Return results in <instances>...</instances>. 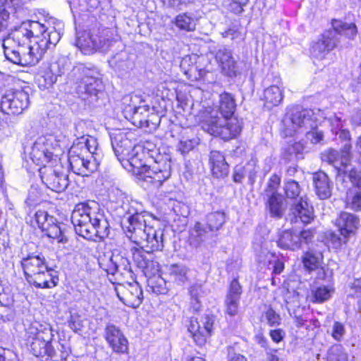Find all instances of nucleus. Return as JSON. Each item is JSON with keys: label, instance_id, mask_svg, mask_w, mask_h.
<instances>
[{"label": "nucleus", "instance_id": "obj_34", "mask_svg": "<svg viewBox=\"0 0 361 361\" xmlns=\"http://www.w3.org/2000/svg\"><path fill=\"white\" fill-rule=\"evenodd\" d=\"M323 252L316 248H309L302 256V264L305 269L309 271L316 270L321 266L323 261Z\"/></svg>", "mask_w": 361, "mask_h": 361}, {"label": "nucleus", "instance_id": "obj_47", "mask_svg": "<svg viewBox=\"0 0 361 361\" xmlns=\"http://www.w3.org/2000/svg\"><path fill=\"white\" fill-rule=\"evenodd\" d=\"M346 202L348 207L355 210L361 209V189L360 190H347Z\"/></svg>", "mask_w": 361, "mask_h": 361}, {"label": "nucleus", "instance_id": "obj_54", "mask_svg": "<svg viewBox=\"0 0 361 361\" xmlns=\"http://www.w3.org/2000/svg\"><path fill=\"white\" fill-rule=\"evenodd\" d=\"M35 221L38 225V227L44 230L50 224H53V221H56V219L53 216H50L46 211L39 210L35 213Z\"/></svg>", "mask_w": 361, "mask_h": 361}, {"label": "nucleus", "instance_id": "obj_61", "mask_svg": "<svg viewBox=\"0 0 361 361\" xmlns=\"http://www.w3.org/2000/svg\"><path fill=\"white\" fill-rule=\"evenodd\" d=\"M197 145V142L195 139L183 140L179 142L178 149L181 154H185L192 150Z\"/></svg>", "mask_w": 361, "mask_h": 361}, {"label": "nucleus", "instance_id": "obj_60", "mask_svg": "<svg viewBox=\"0 0 361 361\" xmlns=\"http://www.w3.org/2000/svg\"><path fill=\"white\" fill-rule=\"evenodd\" d=\"M305 131L306 133L307 139L310 140L312 143H320L323 140V132L317 128V125L316 127L312 128V130H307Z\"/></svg>", "mask_w": 361, "mask_h": 361}, {"label": "nucleus", "instance_id": "obj_30", "mask_svg": "<svg viewBox=\"0 0 361 361\" xmlns=\"http://www.w3.org/2000/svg\"><path fill=\"white\" fill-rule=\"evenodd\" d=\"M336 225L338 227L341 235L348 236L354 233L359 225V219L354 214L342 212L336 220Z\"/></svg>", "mask_w": 361, "mask_h": 361}, {"label": "nucleus", "instance_id": "obj_57", "mask_svg": "<svg viewBox=\"0 0 361 361\" xmlns=\"http://www.w3.org/2000/svg\"><path fill=\"white\" fill-rule=\"evenodd\" d=\"M213 175L217 178H224L228 174V164L225 160L211 166Z\"/></svg>", "mask_w": 361, "mask_h": 361}, {"label": "nucleus", "instance_id": "obj_53", "mask_svg": "<svg viewBox=\"0 0 361 361\" xmlns=\"http://www.w3.org/2000/svg\"><path fill=\"white\" fill-rule=\"evenodd\" d=\"M150 114L149 115L148 120L145 121L147 123V128L149 131L156 130L160 124L161 116L157 107L153 106L150 107Z\"/></svg>", "mask_w": 361, "mask_h": 361}, {"label": "nucleus", "instance_id": "obj_29", "mask_svg": "<svg viewBox=\"0 0 361 361\" xmlns=\"http://www.w3.org/2000/svg\"><path fill=\"white\" fill-rule=\"evenodd\" d=\"M24 0H0V32L6 29L11 15H14L21 8Z\"/></svg>", "mask_w": 361, "mask_h": 361}, {"label": "nucleus", "instance_id": "obj_59", "mask_svg": "<svg viewBox=\"0 0 361 361\" xmlns=\"http://www.w3.org/2000/svg\"><path fill=\"white\" fill-rule=\"evenodd\" d=\"M152 291L157 294L165 295L168 293L169 288L166 282L162 278H158L152 281Z\"/></svg>", "mask_w": 361, "mask_h": 361}, {"label": "nucleus", "instance_id": "obj_26", "mask_svg": "<svg viewBox=\"0 0 361 361\" xmlns=\"http://www.w3.org/2000/svg\"><path fill=\"white\" fill-rule=\"evenodd\" d=\"M21 264L27 281L42 270L46 271L47 267L45 258L42 255L34 254L23 257Z\"/></svg>", "mask_w": 361, "mask_h": 361}, {"label": "nucleus", "instance_id": "obj_41", "mask_svg": "<svg viewBox=\"0 0 361 361\" xmlns=\"http://www.w3.org/2000/svg\"><path fill=\"white\" fill-rule=\"evenodd\" d=\"M334 290L326 286H312L311 288V300L313 302L322 303L328 300Z\"/></svg>", "mask_w": 361, "mask_h": 361}, {"label": "nucleus", "instance_id": "obj_38", "mask_svg": "<svg viewBox=\"0 0 361 361\" xmlns=\"http://www.w3.org/2000/svg\"><path fill=\"white\" fill-rule=\"evenodd\" d=\"M117 252H106L100 255L98 258L99 265L107 274H116V262L115 258L117 257Z\"/></svg>", "mask_w": 361, "mask_h": 361}, {"label": "nucleus", "instance_id": "obj_24", "mask_svg": "<svg viewBox=\"0 0 361 361\" xmlns=\"http://www.w3.org/2000/svg\"><path fill=\"white\" fill-rule=\"evenodd\" d=\"M312 180L316 195L320 200H327L332 195L333 182L322 171L312 173Z\"/></svg>", "mask_w": 361, "mask_h": 361}, {"label": "nucleus", "instance_id": "obj_20", "mask_svg": "<svg viewBox=\"0 0 361 361\" xmlns=\"http://www.w3.org/2000/svg\"><path fill=\"white\" fill-rule=\"evenodd\" d=\"M39 172L42 182L52 191L61 192L69 184L68 176L61 171L51 167H44Z\"/></svg>", "mask_w": 361, "mask_h": 361}, {"label": "nucleus", "instance_id": "obj_35", "mask_svg": "<svg viewBox=\"0 0 361 361\" xmlns=\"http://www.w3.org/2000/svg\"><path fill=\"white\" fill-rule=\"evenodd\" d=\"M342 177L343 181L349 183L350 186L346 185L347 190H360L361 189V171L355 169L348 170L344 168L338 169V178Z\"/></svg>", "mask_w": 361, "mask_h": 361}, {"label": "nucleus", "instance_id": "obj_36", "mask_svg": "<svg viewBox=\"0 0 361 361\" xmlns=\"http://www.w3.org/2000/svg\"><path fill=\"white\" fill-rule=\"evenodd\" d=\"M78 142H73V146H76L78 149L79 147L85 149L90 154L91 158L94 157L99 159V149L97 140L92 136L82 135L80 137L77 138Z\"/></svg>", "mask_w": 361, "mask_h": 361}, {"label": "nucleus", "instance_id": "obj_13", "mask_svg": "<svg viewBox=\"0 0 361 361\" xmlns=\"http://www.w3.org/2000/svg\"><path fill=\"white\" fill-rule=\"evenodd\" d=\"M214 322L215 317L211 314L190 318L188 330L197 345L201 346L205 344L213 332Z\"/></svg>", "mask_w": 361, "mask_h": 361}, {"label": "nucleus", "instance_id": "obj_51", "mask_svg": "<svg viewBox=\"0 0 361 361\" xmlns=\"http://www.w3.org/2000/svg\"><path fill=\"white\" fill-rule=\"evenodd\" d=\"M281 183V177L274 173L272 174L267 182V187L264 190L263 197L269 196L271 195H279L278 188Z\"/></svg>", "mask_w": 361, "mask_h": 361}, {"label": "nucleus", "instance_id": "obj_49", "mask_svg": "<svg viewBox=\"0 0 361 361\" xmlns=\"http://www.w3.org/2000/svg\"><path fill=\"white\" fill-rule=\"evenodd\" d=\"M92 73L91 70L87 69L83 64L80 63L73 66L68 75L71 80H75L79 83L84 77L90 75Z\"/></svg>", "mask_w": 361, "mask_h": 361}, {"label": "nucleus", "instance_id": "obj_45", "mask_svg": "<svg viewBox=\"0 0 361 361\" xmlns=\"http://www.w3.org/2000/svg\"><path fill=\"white\" fill-rule=\"evenodd\" d=\"M45 234L50 238L57 239L59 243H66L68 238L63 235L62 230L57 223V221H53V224L47 226L44 230Z\"/></svg>", "mask_w": 361, "mask_h": 361}, {"label": "nucleus", "instance_id": "obj_15", "mask_svg": "<svg viewBox=\"0 0 361 361\" xmlns=\"http://www.w3.org/2000/svg\"><path fill=\"white\" fill-rule=\"evenodd\" d=\"M52 140L51 136L39 137L31 147H25V152L29 154L30 159L37 165L47 167L46 164L52 160L54 155L51 151Z\"/></svg>", "mask_w": 361, "mask_h": 361}, {"label": "nucleus", "instance_id": "obj_9", "mask_svg": "<svg viewBox=\"0 0 361 361\" xmlns=\"http://www.w3.org/2000/svg\"><path fill=\"white\" fill-rule=\"evenodd\" d=\"M106 30H85L78 33L75 45L86 55L92 54L97 51L106 52L111 46V41L106 34Z\"/></svg>", "mask_w": 361, "mask_h": 361}, {"label": "nucleus", "instance_id": "obj_7", "mask_svg": "<svg viewBox=\"0 0 361 361\" xmlns=\"http://www.w3.org/2000/svg\"><path fill=\"white\" fill-rule=\"evenodd\" d=\"M37 28H44V25L37 21L23 23L21 25L12 31L3 41L4 53L7 60L16 62L21 52L27 51L31 42V38L37 39L35 32Z\"/></svg>", "mask_w": 361, "mask_h": 361}, {"label": "nucleus", "instance_id": "obj_55", "mask_svg": "<svg viewBox=\"0 0 361 361\" xmlns=\"http://www.w3.org/2000/svg\"><path fill=\"white\" fill-rule=\"evenodd\" d=\"M71 66V63L69 59L66 58L59 59L54 64L51 65V68H54V72L56 73L58 77L61 76L69 71Z\"/></svg>", "mask_w": 361, "mask_h": 361}, {"label": "nucleus", "instance_id": "obj_46", "mask_svg": "<svg viewBox=\"0 0 361 361\" xmlns=\"http://www.w3.org/2000/svg\"><path fill=\"white\" fill-rule=\"evenodd\" d=\"M54 71V68L51 67L49 70L44 71L43 75L37 78L38 85L41 89H48L57 81L58 76Z\"/></svg>", "mask_w": 361, "mask_h": 361}, {"label": "nucleus", "instance_id": "obj_19", "mask_svg": "<svg viewBox=\"0 0 361 361\" xmlns=\"http://www.w3.org/2000/svg\"><path fill=\"white\" fill-rule=\"evenodd\" d=\"M215 59L223 75L233 78L241 74V64L234 59L231 50L228 48L220 47L216 51Z\"/></svg>", "mask_w": 361, "mask_h": 361}, {"label": "nucleus", "instance_id": "obj_33", "mask_svg": "<svg viewBox=\"0 0 361 361\" xmlns=\"http://www.w3.org/2000/svg\"><path fill=\"white\" fill-rule=\"evenodd\" d=\"M170 280L178 285L185 283L188 279V268L183 264H172L165 267Z\"/></svg>", "mask_w": 361, "mask_h": 361}, {"label": "nucleus", "instance_id": "obj_5", "mask_svg": "<svg viewBox=\"0 0 361 361\" xmlns=\"http://www.w3.org/2000/svg\"><path fill=\"white\" fill-rule=\"evenodd\" d=\"M53 337V331L49 325L34 322L25 327L23 340L33 355L42 361H47L56 355L51 345Z\"/></svg>", "mask_w": 361, "mask_h": 361}, {"label": "nucleus", "instance_id": "obj_8", "mask_svg": "<svg viewBox=\"0 0 361 361\" xmlns=\"http://www.w3.org/2000/svg\"><path fill=\"white\" fill-rule=\"evenodd\" d=\"M226 214L223 211L209 213L205 223L197 222L190 232L188 242L194 247L203 243L212 244L216 242L217 232L226 223Z\"/></svg>", "mask_w": 361, "mask_h": 361}, {"label": "nucleus", "instance_id": "obj_4", "mask_svg": "<svg viewBox=\"0 0 361 361\" xmlns=\"http://www.w3.org/2000/svg\"><path fill=\"white\" fill-rule=\"evenodd\" d=\"M142 155L147 159L148 164H142L140 158L133 157L130 159V164L138 169L144 181L156 188L161 187L171 176V160L158 153L155 146L149 142L143 145Z\"/></svg>", "mask_w": 361, "mask_h": 361}, {"label": "nucleus", "instance_id": "obj_43", "mask_svg": "<svg viewBox=\"0 0 361 361\" xmlns=\"http://www.w3.org/2000/svg\"><path fill=\"white\" fill-rule=\"evenodd\" d=\"M325 240L329 247L333 249H339L347 243L348 237L341 235L338 231L336 233L329 231L325 233Z\"/></svg>", "mask_w": 361, "mask_h": 361}, {"label": "nucleus", "instance_id": "obj_40", "mask_svg": "<svg viewBox=\"0 0 361 361\" xmlns=\"http://www.w3.org/2000/svg\"><path fill=\"white\" fill-rule=\"evenodd\" d=\"M76 146H73L69 151L68 161L72 171L80 175L85 173L87 171L82 167V164L84 161V156L77 153Z\"/></svg>", "mask_w": 361, "mask_h": 361}, {"label": "nucleus", "instance_id": "obj_27", "mask_svg": "<svg viewBox=\"0 0 361 361\" xmlns=\"http://www.w3.org/2000/svg\"><path fill=\"white\" fill-rule=\"evenodd\" d=\"M53 269L47 267L46 271L42 270L27 280V282L37 288H51L57 286L59 277Z\"/></svg>", "mask_w": 361, "mask_h": 361}, {"label": "nucleus", "instance_id": "obj_48", "mask_svg": "<svg viewBox=\"0 0 361 361\" xmlns=\"http://www.w3.org/2000/svg\"><path fill=\"white\" fill-rule=\"evenodd\" d=\"M37 30H39L43 35V38H42L41 40L47 42V48H49L50 45L55 47L59 42L61 38L60 33L57 32L54 27H52L51 30L49 32L47 30H45L44 27L43 29L37 28Z\"/></svg>", "mask_w": 361, "mask_h": 361}, {"label": "nucleus", "instance_id": "obj_21", "mask_svg": "<svg viewBox=\"0 0 361 361\" xmlns=\"http://www.w3.org/2000/svg\"><path fill=\"white\" fill-rule=\"evenodd\" d=\"M33 44H29L27 51L21 52L16 62H13L21 66L35 65L43 57L47 50V42L41 39H35Z\"/></svg>", "mask_w": 361, "mask_h": 361}, {"label": "nucleus", "instance_id": "obj_64", "mask_svg": "<svg viewBox=\"0 0 361 361\" xmlns=\"http://www.w3.org/2000/svg\"><path fill=\"white\" fill-rule=\"evenodd\" d=\"M267 323L270 326H276L280 324V316L272 309L269 308L265 313Z\"/></svg>", "mask_w": 361, "mask_h": 361}, {"label": "nucleus", "instance_id": "obj_58", "mask_svg": "<svg viewBox=\"0 0 361 361\" xmlns=\"http://www.w3.org/2000/svg\"><path fill=\"white\" fill-rule=\"evenodd\" d=\"M99 165V159L97 157H94V158H90L85 157H84V161L82 164V167L85 168L84 169H86L85 173L83 174H81L82 176H88L90 173H93L94 171H97V167Z\"/></svg>", "mask_w": 361, "mask_h": 361}, {"label": "nucleus", "instance_id": "obj_12", "mask_svg": "<svg viewBox=\"0 0 361 361\" xmlns=\"http://www.w3.org/2000/svg\"><path fill=\"white\" fill-rule=\"evenodd\" d=\"M104 86L102 79L92 74L84 77L76 87L79 98L90 106H94L104 96Z\"/></svg>", "mask_w": 361, "mask_h": 361}, {"label": "nucleus", "instance_id": "obj_6", "mask_svg": "<svg viewBox=\"0 0 361 361\" xmlns=\"http://www.w3.org/2000/svg\"><path fill=\"white\" fill-rule=\"evenodd\" d=\"M332 29L326 30L320 39L313 42L310 46V54L312 58L322 60L340 42V37L343 35L349 39H354L357 30L355 24L348 23L333 19Z\"/></svg>", "mask_w": 361, "mask_h": 361}, {"label": "nucleus", "instance_id": "obj_11", "mask_svg": "<svg viewBox=\"0 0 361 361\" xmlns=\"http://www.w3.org/2000/svg\"><path fill=\"white\" fill-rule=\"evenodd\" d=\"M110 137L113 150L119 161L126 159L130 163L131 157L140 158V152L142 154L143 145L135 146L126 133L118 130L111 133Z\"/></svg>", "mask_w": 361, "mask_h": 361}, {"label": "nucleus", "instance_id": "obj_1", "mask_svg": "<svg viewBox=\"0 0 361 361\" xmlns=\"http://www.w3.org/2000/svg\"><path fill=\"white\" fill-rule=\"evenodd\" d=\"M121 225L126 237L135 244L146 243L145 245L152 250H162L164 248L163 229L155 228L158 220L145 211L140 202L130 200L127 217L121 220Z\"/></svg>", "mask_w": 361, "mask_h": 361}, {"label": "nucleus", "instance_id": "obj_62", "mask_svg": "<svg viewBox=\"0 0 361 361\" xmlns=\"http://www.w3.org/2000/svg\"><path fill=\"white\" fill-rule=\"evenodd\" d=\"M345 334V329L344 325L339 322H335L332 326L331 336L336 341H341Z\"/></svg>", "mask_w": 361, "mask_h": 361}, {"label": "nucleus", "instance_id": "obj_42", "mask_svg": "<svg viewBox=\"0 0 361 361\" xmlns=\"http://www.w3.org/2000/svg\"><path fill=\"white\" fill-rule=\"evenodd\" d=\"M267 244V242L264 238L259 237L258 238L257 236L255 237L253 243V248L256 252L257 261L259 263L264 262L269 255L273 257H276L275 254L269 252Z\"/></svg>", "mask_w": 361, "mask_h": 361}, {"label": "nucleus", "instance_id": "obj_22", "mask_svg": "<svg viewBox=\"0 0 361 361\" xmlns=\"http://www.w3.org/2000/svg\"><path fill=\"white\" fill-rule=\"evenodd\" d=\"M103 336L114 353H127L128 341L118 326L113 324H108L104 328Z\"/></svg>", "mask_w": 361, "mask_h": 361}, {"label": "nucleus", "instance_id": "obj_25", "mask_svg": "<svg viewBox=\"0 0 361 361\" xmlns=\"http://www.w3.org/2000/svg\"><path fill=\"white\" fill-rule=\"evenodd\" d=\"M265 202L266 211L271 218L281 219L287 209V202L286 198L281 195H271L263 197Z\"/></svg>", "mask_w": 361, "mask_h": 361}, {"label": "nucleus", "instance_id": "obj_56", "mask_svg": "<svg viewBox=\"0 0 361 361\" xmlns=\"http://www.w3.org/2000/svg\"><path fill=\"white\" fill-rule=\"evenodd\" d=\"M248 2L249 0H227L226 7L231 13L238 15L244 11Z\"/></svg>", "mask_w": 361, "mask_h": 361}, {"label": "nucleus", "instance_id": "obj_44", "mask_svg": "<svg viewBox=\"0 0 361 361\" xmlns=\"http://www.w3.org/2000/svg\"><path fill=\"white\" fill-rule=\"evenodd\" d=\"M175 25L181 30L190 32L195 30V20L188 13L179 14L175 19Z\"/></svg>", "mask_w": 361, "mask_h": 361}, {"label": "nucleus", "instance_id": "obj_52", "mask_svg": "<svg viewBox=\"0 0 361 361\" xmlns=\"http://www.w3.org/2000/svg\"><path fill=\"white\" fill-rule=\"evenodd\" d=\"M115 260L116 262V274L124 275L126 273L132 272L131 264L126 257L117 252V257L115 258Z\"/></svg>", "mask_w": 361, "mask_h": 361}, {"label": "nucleus", "instance_id": "obj_63", "mask_svg": "<svg viewBox=\"0 0 361 361\" xmlns=\"http://www.w3.org/2000/svg\"><path fill=\"white\" fill-rule=\"evenodd\" d=\"M0 308V322H11L14 319V312L10 306L6 307L1 305Z\"/></svg>", "mask_w": 361, "mask_h": 361}, {"label": "nucleus", "instance_id": "obj_18", "mask_svg": "<svg viewBox=\"0 0 361 361\" xmlns=\"http://www.w3.org/2000/svg\"><path fill=\"white\" fill-rule=\"evenodd\" d=\"M284 123L286 125L288 123L293 125L290 131H295L297 128L312 130L317 126V118L312 110L297 106L292 110L290 116L286 117Z\"/></svg>", "mask_w": 361, "mask_h": 361}, {"label": "nucleus", "instance_id": "obj_3", "mask_svg": "<svg viewBox=\"0 0 361 361\" xmlns=\"http://www.w3.org/2000/svg\"><path fill=\"white\" fill-rule=\"evenodd\" d=\"M71 222L75 233L85 239L102 241L110 234V224L98 204L81 202L75 205Z\"/></svg>", "mask_w": 361, "mask_h": 361}, {"label": "nucleus", "instance_id": "obj_31", "mask_svg": "<svg viewBox=\"0 0 361 361\" xmlns=\"http://www.w3.org/2000/svg\"><path fill=\"white\" fill-rule=\"evenodd\" d=\"M305 147L300 142L288 145L281 152V159L285 163L294 164L304 158Z\"/></svg>", "mask_w": 361, "mask_h": 361}, {"label": "nucleus", "instance_id": "obj_10", "mask_svg": "<svg viewBox=\"0 0 361 361\" xmlns=\"http://www.w3.org/2000/svg\"><path fill=\"white\" fill-rule=\"evenodd\" d=\"M30 105L29 94L21 89H10L1 96L0 110L5 114H21Z\"/></svg>", "mask_w": 361, "mask_h": 361}, {"label": "nucleus", "instance_id": "obj_16", "mask_svg": "<svg viewBox=\"0 0 361 361\" xmlns=\"http://www.w3.org/2000/svg\"><path fill=\"white\" fill-rule=\"evenodd\" d=\"M314 236V232L311 229H304L300 231L286 230L280 235L277 245L283 249L295 250L301 248L302 244L310 243Z\"/></svg>", "mask_w": 361, "mask_h": 361}, {"label": "nucleus", "instance_id": "obj_28", "mask_svg": "<svg viewBox=\"0 0 361 361\" xmlns=\"http://www.w3.org/2000/svg\"><path fill=\"white\" fill-rule=\"evenodd\" d=\"M241 295L242 287L238 281L234 279L230 284L225 299L226 312L230 316H235L238 314Z\"/></svg>", "mask_w": 361, "mask_h": 361}, {"label": "nucleus", "instance_id": "obj_50", "mask_svg": "<svg viewBox=\"0 0 361 361\" xmlns=\"http://www.w3.org/2000/svg\"><path fill=\"white\" fill-rule=\"evenodd\" d=\"M145 245L146 243L140 245L147 247ZM148 247L150 249V251L147 252H144L143 251L136 250L135 252L133 253L134 262L135 263L137 267L142 271L145 270V267L147 266L146 264L148 262L149 258L151 257V252L154 251L152 250L149 247Z\"/></svg>", "mask_w": 361, "mask_h": 361}, {"label": "nucleus", "instance_id": "obj_32", "mask_svg": "<svg viewBox=\"0 0 361 361\" xmlns=\"http://www.w3.org/2000/svg\"><path fill=\"white\" fill-rule=\"evenodd\" d=\"M110 66L121 74L128 72L133 67V61L130 59L128 54L125 51L113 56L109 61Z\"/></svg>", "mask_w": 361, "mask_h": 361}, {"label": "nucleus", "instance_id": "obj_2", "mask_svg": "<svg viewBox=\"0 0 361 361\" xmlns=\"http://www.w3.org/2000/svg\"><path fill=\"white\" fill-rule=\"evenodd\" d=\"M236 109L234 97L228 92L219 95L218 109L207 108L203 112L202 128L208 133L228 140L236 137L241 126L236 119H232Z\"/></svg>", "mask_w": 361, "mask_h": 361}, {"label": "nucleus", "instance_id": "obj_14", "mask_svg": "<svg viewBox=\"0 0 361 361\" xmlns=\"http://www.w3.org/2000/svg\"><path fill=\"white\" fill-rule=\"evenodd\" d=\"M122 104L125 118L134 126H142L144 115L150 111V106L145 104V102L137 94L126 95L122 99Z\"/></svg>", "mask_w": 361, "mask_h": 361}, {"label": "nucleus", "instance_id": "obj_39", "mask_svg": "<svg viewBox=\"0 0 361 361\" xmlns=\"http://www.w3.org/2000/svg\"><path fill=\"white\" fill-rule=\"evenodd\" d=\"M283 189L286 199L297 202L300 200L302 188L299 183L291 178H286Z\"/></svg>", "mask_w": 361, "mask_h": 361}, {"label": "nucleus", "instance_id": "obj_37", "mask_svg": "<svg viewBox=\"0 0 361 361\" xmlns=\"http://www.w3.org/2000/svg\"><path fill=\"white\" fill-rule=\"evenodd\" d=\"M283 95L281 90L276 85H271L264 90V99L268 109L278 106L283 100Z\"/></svg>", "mask_w": 361, "mask_h": 361}, {"label": "nucleus", "instance_id": "obj_17", "mask_svg": "<svg viewBox=\"0 0 361 361\" xmlns=\"http://www.w3.org/2000/svg\"><path fill=\"white\" fill-rule=\"evenodd\" d=\"M115 290L119 300L126 306L137 308L142 302V289L136 281L118 284Z\"/></svg>", "mask_w": 361, "mask_h": 361}, {"label": "nucleus", "instance_id": "obj_23", "mask_svg": "<svg viewBox=\"0 0 361 361\" xmlns=\"http://www.w3.org/2000/svg\"><path fill=\"white\" fill-rule=\"evenodd\" d=\"M289 215L291 216V222L300 221L307 224L314 219V209L305 198L300 197L298 201L293 202L291 204Z\"/></svg>", "mask_w": 361, "mask_h": 361}]
</instances>
